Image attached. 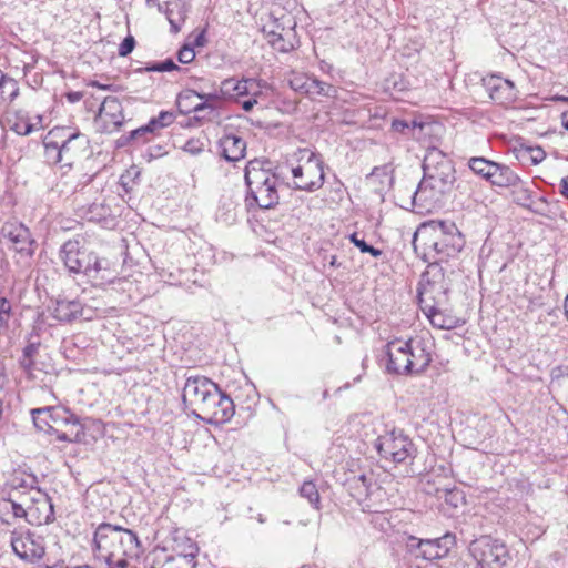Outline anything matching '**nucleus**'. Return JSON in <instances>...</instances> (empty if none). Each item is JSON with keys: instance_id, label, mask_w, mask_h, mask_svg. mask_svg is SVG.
<instances>
[{"instance_id": "1", "label": "nucleus", "mask_w": 568, "mask_h": 568, "mask_svg": "<svg viewBox=\"0 0 568 568\" xmlns=\"http://www.w3.org/2000/svg\"><path fill=\"white\" fill-rule=\"evenodd\" d=\"M412 243L414 251L428 265H440L463 250L465 240L454 222L433 220L416 230Z\"/></svg>"}, {"instance_id": "2", "label": "nucleus", "mask_w": 568, "mask_h": 568, "mask_svg": "<svg viewBox=\"0 0 568 568\" xmlns=\"http://www.w3.org/2000/svg\"><path fill=\"white\" fill-rule=\"evenodd\" d=\"M244 179L247 187L245 204L248 210H268L278 204V184L284 183L282 166L273 171L270 161L255 159L247 163Z\"/></svg>"}, {"instance_id": "3", "label": "nucleus", "mask_w": 568, "mask_h": 568, "mask_svg": "<svg viewBox=\"0 0 568 568\" xmlns=\"http://www.w3.org/2000/svg\"><path fill=\"white\" fill-rule=\"evenodd\" d=\"M388 373L397 375L419 374L432 362L426 343L422 338L394 339L386 346Z\"/></svg>"}, {"instance_id": "4", "label": "nucleus", "mask_w": 568, "mask_h": 568, "mask_svg": "<svg viewBox=\"0 0 568 568\" xmlns=\"http://www.w3.org/2000/svg\"><path fill=\"white\" fill-rule=\"evenodd\" d=\"M59 257L70 274H82L93 284H100L106 280L105 260L82 246L79 241H67L59 251Z\"/></svg>"}, {"instance_id": "5", "label": "nucleus", "mask_w": 568, "mask_h": 568, "mask_svg": "<svg viewBox=\"0 0 568 568\" xmlns=\"http://www.w3.org/2000/svg\"><path fill=\"white\" fill-rule=\"evenodd\" d=\"M296 155H298V164H287L293 178L291 187L306 192L320 190L325 181L324 162L321 155L307 149H300ZM286 185L290 186L288 183Z\"/></svg>"}, {"instance_id": "6", "label": "nucleus", "mask_w": 568, "mask_h": 568, "mask_svg": "<svg viewBox=\"0 0 568 568\" xmlns=\"http://www.w3.org/2000/svg\"><path fill=\"white\" fill-rule=\"evenodd\" d=\"M449 284L446 281L444 268L430 263L423 273L418 285V304L422 311H429L434 306L448 305Z\"/></svg>"}, {"instance_id": "7", "label": "nucleus", "mask_w": 568, "mask_h": 568, "mask_svg": "<svg viewBox=\"0 0 568 568\" xmlns=\"http://www.w3.org/2000/svg\"><path fill=\"white\" fill-rule=\"evenodd\" d=\"M374 447L382 458L394 464L413 460L416 455L413 440L402 429H393L379 435Z\"/></svg>"}, {"instance_id": "8", "label": "nucleus", "mask_w": 568, "mask_h": 568, "mask_svg": "<svg viewBox=\"0 0 568 568\" xmlns=\"http://www.w3.org/2000/svg\"><path fill=\"white\" fill-rule=\"evenodd\" d=\"M454 186L447 181H433L423 176L413 193L412 204L418 212H432L444 206Z\"/></svg>"}, {"instance_id": "9", "label": "nucleus", "mask_w": 568, "mask_h": 568, "mask_svg": "<svg viewBox=\"0 0 568 568\" xmlns=\"http://www.w3.org/2000/svg\"><path fill=\"white\" fill-rule=\"evenodd\" d=\"M120 526L103 523L94 532L93 544L97 556L104 559L109 568H125L128 560L119 559Z\"/></svg>"}, {"instance_id": "10", "label": "nucleus", "mask_w": 568, "mask_h": 568, "mask_svg": "<svg viewBox=\"0 0 568 568\" xmlns=\"http://www.w3.org/2000/svg\"><path fill=\"white\" fill-rule=\"evenodd\" d=\"M469 551L481 568H501L509 558L505 544L490 536L471 541Z\"/></svg>"}, {"instance_id": "11", "label": "nucleus", "mask_w": 568, "mask_h": 568, "mask_svg": "<svg viewBox=\"0 0 568 568\" xmlns=\"http://www.w3.org/2000/svg\"><path fill=\"white\" fill-rule=\"evenodd\" d=\"M455 545V536L446 534L435 539H418L410 536L407 539L406 547L412 556L416 559L425 560L433 568V560L446 557Z\"/></svg>"}, {"instance_id": "12", "label": "nucleus", "mask_w": 568, "mask_h": 568, "mask_svg": "<svg viewBox=\"0 0 568 568\" xmlns=\"http://www.w3.org/2000/svg\"><path fill=\"white\" fill-rule=\"evenodd\" d=\"M10 544L14 555L26 564H38L45 555L44 537L29 529L13 531Z\"/></svg>"}, {"instance_id": "13", "label": "nucleus", "mask_w": 568, "mask_h": 568, "mask_svg": "<svg viewBox=\"0 0 568 568\" xmlns=\"http://www.w3.org/2000/svg\"><path fill=\"white\" fill-rule=\"evenodd\" d=\"M234 415V403L232 398L224 394L220 387L215 388L214 397L205 400L196 412L195 416L212 425L224 424Z\"/></svg>"}, {"instance_id": "14", "label": "nucleus", "mask_w": 568, "mask_h": 568, "mask_svg": "<svg viewBox=\"0 0 568 568\" xmlns=\"http://www.w3.org/2000/svg\"><path fill=\"white\" fill-rule=\"evenodd\" d=\"M423 172L425 178L433 181H447L454 186L456 181L455 168L447 155L437 148H429L423 160Z\"/></svg>"}, {"instance_id": "15", "label": "nucleus", "mask_w": 568, "mask_h": 568, "mask_svg": "<svg viewBox=\"0 0 568 568\" xmlns=\"http://www.w3.org/2000/svg\"><path fill=\"white\" fill-rule=\"evenodd\" d=\"M217 384L205 376H190L186 378L182 400L185 407L192 408L195 415L205 400L215 395Z\"/></svg>"}, {"instance_id": "16", "label": "nucleus", "mask_w": 568, "mask_h": 568, "mask_svg": "<svg viewBox=\"0 0 568 568\" xmlns=\"http://www.w3.org/2000/svg\"><path fill=\"white\" fill-rule=\"evenodd\" d=\"M224 99L222 94V85L220 90H214L210 93H200L195 90H185L178 97V105L182 113H200L202 111H209V114H213L216 111L217 103Z\"/></svg>"}, {"instance_id": "17", "label": "nucleus", "mask_w": 568, "mask_h": 568, "mask_svg": "<svg viewBox=\"0 0 568 568\" xmlns=\"http://www.w3.org/2000/svg\"><path fill=\"white\" fill-rule=\"evenodd\" d=\"M28 508L22 517L33 526H41L54 520V509L51 498L42 490H33Z\"/></svg>"}, {"instance_id": "18", "label": "nucleus", "mask_w": 568, "mask_h": 568, "mask_svg": "<svg viewBox=\"0 0 568 568\" xmlns=\"http://www.w3.org/2000/svg\"><path fill=\"white\" fill-rule=\"evenodd\" d=\"M481 82L490 100L497 104L507 105L517 99L518 91L515 83L500 74L486 75Z\"/></svg>"}, {"instance_id": "19", "label": "nucleus", "mask_w": 568, "mask_h": 568, "mask_svg": "<svg viewBox=\"0 0 568 568\" xmlns=\"http://www.w3.org/2000/svg\"><path fill=\"white\" fill-rule=\"evenodd\" d=\"M146 3L165 14L172 33L180 32L191 10V0H146Z\"/></svg>"}, {"instance_id": "20", "label": "nucleus", "mask_w": 568, "mask_h": 568, "mask_svg": "<svg viewBox=\"0 0 568 568\" xmlns=\"http://www.w3.org/2000/svg\"><path fill=\"white\" fill-rule=\"evenodd\" d=\"M95 121L102 123V132L112 133L118 131L124 122L123 108L120 100L115 97H106L99 108Z\"/></svg>"}, {"instance_id": "21", "label": "nucleus", "mask_w": 568, "mask_h": 568, "mask_svg": "<svg viewBox=\"0 0 568 568\" xmlns=\"http://www.w3.org/2000/svg\"><path fill=\"white\" fill-rule=\"evenodd\" d=\"M263 84L261 80L245 78L237 80L229 78L222 81V94L224 99L239 101L242 97H260Z\"/></svg>"}, {"instance_id": "22", "label": "nucleus", "mask_w": 568, "mask_h": 568, "mask_svg": "<svg viewBox=\"0 0 568 568\" xmlns=\"http://www.w3.org/2000/svg\"><path fill=\"white\" fill-rule=\"evenodd\" d=\"M2 235L8 239L16 252L31 256L34 253L36 241L31 239L28 227L21 223H6L1 230Z\"/></svg>"}, {"instance_id": "23", "label": "nucleus", "mask_w": 568, "mask_h": 568, "mask_svg": "<svg viewBox=\"0 0 568 568\" xmlns=\"http://www.w3.org/2000/svg\"><path fill=\"white\" fill-rule=\"evenodd\" d=\"M63 138H59L60 150L63 159V166H72L74 161L81 158L88 145V139L79 131L63 133Z\"/></svg>"}, {"instance_id": "24", "label": "nucleus", "mask_w": 568, "mask_h": 568, "mask_svg": "<svg viewBox=\"0 0 568 568\" xmlns=\"http://www.w3.org/2000/svg\"><path fill=\"white\" fill-rule=\"evenodd\" d=\"M32 419L34 426L38 429H43V426L40 424V415H49L52 423L55 425H64L67 427L70 426V429H78L80 426V419L77 415L72 414L69 409L64 408H53V407H42L34 408L31 410Z\"/></svg>"}, {"instance_id": "25", "label": "nucleus", "mask_w": 568, "mask_h": 568, "mask_svg": "<svg viewBox=\"0 0 568 568\" xmlns=\"http://www.w3.org/2000/svg\"><path fill=\"white\" fill-rule=\"evenodd\" d=\"M63 133H68V128H54L43 139L44 158L48 164L61 163L63 165L59 141V138H63Z\"/></svg>"}, {"instance_id": "26", "label": "nucleus", "mask_w": 568, "mask_h": 568, "mask_svg": "<svg viewBox=\"0 0 568 568\" xmlns=\"http://www.w3.org/2000/svg\"><path fill=\"white\" fill-rule=\"evenodd\" d=\"M195 554L169 556L164 551L155 554L151 568H195Z\"/></svg>"}, {"instance_id": "27", "label": "nucleus", "mask_w": 568, "mask_h": 568, "mask_svg": "<svg viewBox=\"0 0 568 568\" xmlns=\"http://www.w3.org/2000/svg\"><path fill=\"white\" fill-rule=\"evenodd\" d=\"M485 180L493 186L505 189L510 187L511 185H517L519 182V175L508 165L494 162V165Z\"/></svg>"}, {"instance_id": "28", "label": "nucleus", "mask_w": 568, "mask_h": 568, "mask_svg": "<svg viewBox=\"0 0 568 568\" xmlns=\"http://www.w3.org/2000/svg\"><path fill=\"white\" fill-rule=\"evenodd\" d=\"M11 126L10 129L19 135H29L34 131H39L43 129V118L42 115H34L33 118L29 116V114L24 111H17L13 115V119L10 120Z\"/></svg>"}, {"instance_id": "29", "label": "nucleus", "mask_w": 568, "mask_h": 568, "mask_svg": "<svg viewBox=\"0 0 568 568\" xmlns=\"http://www.w3.org/2000/svg\"><path fill=\"white\" fill-rule=\"evenodd\" d=\"M222 156L229 162H236L245 156L246 142L239 135L227 134L221 139Z\"/></svg>"}, {"instance_id": "30", "label": "nucleus", "mask_w": 568, "mask_h": 568, "mask_svg": "<svg viewBox=\"0 0 568 568\" xmlns=\"http://www.w3.org/2000/svg\"><path fill=\"white\" fill-rule=\"evenodd\" d=\"M52 314L60 322H71L82 314V304L78 300L59 298Z\"/></svg>"}, {"instance_id": "31", "label": "nucleus", "mask_w": 568, "mask_h": 568, "mask_svg": "<svg viewBox=\"0 0 568 568\" xmlns=\"http://www.w3.org/2000/svg\"><path fill=\"white\" fill-rule=\"evenodd\" d=\"M141 549L138 536L130 529L120 527L119 559L136 557Z\"/></svg>"}, {"instance_id": "32", "label": "nucleus", "mask_w": 568, "mask_h": 568, "mask_svg": "<svg viewBox=\"0 0 568 568\" xmlns=\"http://www.w3.org/2000/svg\"><path fill=\"white\" fill-rule=\"evenodd\" d=\"M447 306H434L429 311H423L434 327L452 329L456 327L458 320L455 316L445 314Z\"/></svg>"}, {"instance_id": "33", "label": "nucleus", "mask_w": 568, "mask_h": 568, "mask_svg": "<svg viewBox=\"0 0 568 568\" xmlns=\"http://www.w3.org/2000/svg\"><path fill=\"white\" fill-rule=\"evenodd\" d=\"M6 484L8 487L17 488L18 490H22L24 493H29L31 490H40L37 487V477L24 471H14Z\"/></svg>"}, {"instance_id": "34", "label": "nucleus", "mask_w": 568, "mask_h": 568, "mask_svg": "<svg viewBox=\"0 0 568 568\" xmlns=\"http://www.w3.org/2000/svg\"><path fill=\"white\" fill-rule=\"evenodd\" d=\"M32 491L33 490L24 493L22 490H18L17 488L8 487V485L6 484L0 493L4 497H7L10 503H13V505H16V510L23 513L24 508H28V505H30Z\"/></svg>"}, {"instance_id": "35", "label": "nucleus", "mask_w": 568, "mask_h": 568, "mask_svg": "<svg viewBox=\"0 0 568 568\" xmlns=\"http://www.w3.org/2000/svg\"><path fill=\"white\" fill-rule=\"evenodd\" d=\"M337 94V89L324 81L318 80L317 78L311 77L310 83H308V90L306 92V95L310 98L314 97H327V98H335Z\"/></svg>"}, {"instance_id": "36", "label": "nucleus", "mask_w": 568, "mask_h": 568, "mask_svg": "<svg viewBox=\"0 0 568 568\" xmlns=\"http://www.w3.org/2000/svg\"><path fill=\"white\" fill-rule=\"evenodd\" d=\"M510 187H514L511 192L514 203L523 207L530 209L532 203V191L527 186V184L519 178L518 184L511 185Z\"/></svg>"}, {"instance_id": "37", "label": "nucleus", "mask_w": 568, "mask_h": 568, "mask_svg": "<svg viewBox=\"0 0 568 568\" xmlns=\"http://www.w3.org/2000/svg\"><path fill=\"white\" fill-rule=\"evenodd\" d=\"M23 518L22 513L16 510V505L10 503L7 497L0 493V519L2 523L10 524L12 520Z\"/></svg>"}, {"instance_id": "38", "label": "nucleus", "mask_w": 568, "mask_h": 568, "mask_svg": "<svg viewBox=\"0 0 568 568\" xmlns=\"http://www.w3.org/2000/svg\"><path fill=\"white\" fill-rule=\"evenodd\" d=\"M266 37L268 44L278 52L287 53L294 50V43L286 40L282 33L268 31Z\"/></svg>"}, {"instance_id": "39", "label": "nucleus", "mask_w": 568, "mask_h": 568, "mask_svg": "<svg viewBox=\"0 0 568 568\" xmlns=\"http://www.w3.org/2000/svg\"><path fill=\"white\" fill-rule=\"evenodd\" d=\"M494 162L483 156H475L468 160V166L476 175L485 179L489 174Z\"/></svg>"}, {"instance_id": "40", "label": "nucleus", "mask_w": 568, "mask_h": 568, "mask_svg": "<svg viewBox=\"0 0 568 568\" xmlns=\"http://www.w3.org/2000/svg\"><path fill=\"white\" fill-rule=\"evenodd\" d=\"M300 495L307 499L315 509H320V493L313 481H304L300 487Z\"/></svg>"}, {"instance_id": "41", "label": "nucleus", "mask_w": 568, "mask_h": 568, "mask_svg": "<svg viewBox=\"0 0 568 568\" xmlns=\"http://www.w3.org/2000/svg\"><path fill=\"white\" fill-rule=\"evenodd\" d=\"M311 77L303 73L293 72L291 78L288 79V85L295 92L302 93L306 95L308 90Z\"/></svg>"}, {"instance_id": "42", "label": "nucleus", "mask_w": 568, "mask_h": 568, "mask_svg": "<svg viewBox=\"0 0 568 568\" xmlns=\"http://www.w3.org/2000/svg\"><path fill=\"white\" fill-rule=\"evenodd\" d=\"M348 239L356 247L359 248L362 253H368L376 258L383 254V252L379 248H376L373 245L367 244L364 237H359L357 232L352 233L348 236Z\"/></svg>"}, {"instance_id": "43", "label": "nucleus", "mask_w": 568, "mask_h": 568, "mask_svg": "<svg viewBox=\"0 0 568 568\" xmlns=\"http://www.w3.org/2000/svg\"><path fill=\"white\" fill-rule=\"evenodd\" d=\"M180 69L181 68L173 61V59L169 58L164 61L148 63L143 70L148 72H171Z\"/></svg>"}, {"instance_id": "44", "label": "nucleus", "mask_w": 568, "mask_h": 568, "mask_svg": "<svg viewBox=\"0 0 568 568\" xmlns=\"http://www.w3.org/2000/svg\"><path fill=\"white\" fill-rule=\"evenodd\" d=\"M521 156H528L532 164H539L545 158L546 152L540 146H524L519 149Z\"/></svg>"}, {"instance_id": "45", "label": "nucleus", "mask_w": 568, "mask_h": 568, "mask_svg": "<svg viewBox=\"0 0 568 568\" xmlns=\"http://www.w3.org/2000/svg\"><path fill=\"white\" fill-rule=\"evenodd\" d=\"M57 434V438L61 442H79L84 435L83 426H80L78 429H69L65 432H59L58 429L51 430Z\"/></svg>"}, {"instance_id": "46", "label": "nucleus", "mask_w": 568, "mask_h": 568, "mask_svg": "<svg viewBox=\"0 0 568 568\" xmlns=\"http://www.w3.org/2000/svg\"><path fill=\"white\" fill-rule=\"evenodd\" d=\"M20 367L29 379H37L38 373L41 372L36 358L19 359Z\"/></svg>"}, {"instance_id": "47", "label": "nucleus", "mask_w": 568, "mask_h": 568, "mask_svg": "<svg viewBox=\"0 0 568 568\" xmlns=\"http://www.w3.org/2000/svg\"><path fill=\"white\" fill-rule=\"evenodd\" d=\"M11 313V304L6 297H0V332L8 326V320Z\"/></svg>"}, {"instance_id": "48", "label": "nucleus", "mask_w": 568, "mask_h": 568, "mask_svg": "<svg viewBox=\"0 0 568 568\" xmlns=\"http://www.w3.org/2000/svg\"><path fill=\"white\" fill-rule=\"evenodd\" d=\"M195 59V51L193 45L184 44L178 51V60L182 64H187Z\"/></svg>"}, {"instance_id": "49", "label": "nucleus", "mask_w": 568, "mask_h": 568, "mask_svg": "<svg viewBox=\"0 0 568 568\" xmlns=\"http://www.w3.org/2000/svg\"><path fill=\"white\" fill-rule=\"evenodd\" d=\"M135 47V39L133 36L128 34L119 45L118 53L120 57H128Z\"/></svg>"}, {"instance_id": "50", "label": "nucleus", "mask_w": 568, "mask_h": 568, "mask_svg": "<svg viewBox=\"0 0 568 568\" xmlns=\"http://www.w3.org/2000/svg\"><path fill=\"white\" fill-rule=\"evenodd\" d=\"M183 150L192 155H197L204 150V143L199 139H190L185 142Z\"/></svg>"}, {"instance_id": "51", "label": "nucleus", "mask_w": 568, "mask_h": 568, "mask_svg": "<svg viewBox=\"0 0 568 568\" xmlns=\"http://www.w3.org/2000/svg\"><path fill=\"white\" fill-rule=\"evenodd\" d=\"M155 119L158 123H160V126H162L163 129L171 125L174 122L175 115L173 112L170 111H161L159 115L155 116Z\"/></svg>"}, {"instance_id": "52", "label": "nucleus", "mask_w": 568, "mask_h": 568, "mask_svg": "<svg viewBox=\"0 0 568 568\" xmlns=\"http://www.w3.org/2000/svg\"><path fill=\"white\" fill-rule=\"evenodd\" d=\"M149 134L148 129H145L144 125L132 130L130 134L128 135L126 141H133V140H142L143 142L146 141L145 135Z\"/></svg>"}, {"instance_id": "53", "label": "nucleus", "mask_w": 568, "mask_h": 568, "mask_svg": "<svg viewBox=\"0 0 568 568\" xmlns=\"http://www.w3.org/2000/svg\"><path fill=\"white\" fill-rule=\"evenodd\" d=\"M392 129L395 132L406 133L407 131L410 130V124L406 120L394 119L392 122Z\"/></svg>"}, {"instance_id": "54", "label": "nucleus", "mask_w": 568, "mask_h": 568, "mask_svg": "<svg viewBox=\"0 0 568 568\" xmlns=\"http://www.w3.org/2000/svg\"><path fill=\"white\" fill-rule=\"evenodd\" d=\"M388 89H393L395 92H404L407 90V83L399 79L397 80V77H394L393 80H388Z\"/></svg>"}, {"instance_id": "55", "label": "nucleus", "mask_w": 568, "mask_h": 568, "mask_svg": "<svg viewBox=\"0 0 568 568\" xmlns=\"http://www.w3.org/2000/svg\"><path fill=\"white\" fill-rule=\"evenodd\" d=\"M38 354V345L34 344V343H30L28 344L23 351H22V356L20 359H30V358H36V355Z\"/></svg>"}, {"instance_id": "56", "label": "nucleus", "mask_w": 568, "mask_h": 568, "mask_svg": "<svg viewBox=\"0 0 568 568\" xmlns=\"http://www.w3.org/2000/svg\"><path fill=\"white\" fill-rule=\"evenodd\" d=\"M258 97H250V99L241 102V106L244 111L250 112L257 104Z\"/></svg>"}, {"instance_id": "57", "label": "nucleus", "mask_w": 568, "mask_h": 568, "mask_svg": "<svg viewBox=\"0 0 568 568\" xmlns=\"http://www.w3.org/2000/svg\"><path fill=\"white\" fill-rule=\"evenodd\" d=\"M144 126L145 129H148L149 133H154L155 131L162 129V126H160V123H158L155 116L151 118L150 121Z\"/></svg>"}, {"instance_id": "58", "label": "nucleus", "mask_w": 568, "mask_h": 568, "mask_svg": "<svg viewBox=\"0 0 568 568\" xmlns=\"http://www.w3.org/2000/svg\"><path fill=\"white\" fill-rule=\"evenodd\" d=\"M50 422L49 415H40V424L43 426L42 430L51 432L54 429V426L51 425Z\"/></svg>"}, {"instance_id": "59", "label": "nucleus", "mask_w": 568, "mask_h": 568, "mask_svg": "<svg viewBox=\"0 0 568 568\" xmlns=\"http://www.w3.org/2000/svg\"><path fill=\"white\" fill-rule=\"evenodd\" d=\"M559 192L560 194L565 197V199H568V175L567 176H564L561 180H560V184H559Z\"/></svg>"}, {"instance_id": "60", "label": "nucleus", "mask_w": 568, "mask_h": 568, "mask_svg": "<svg viewBox=\"0 0 568 568\" xmlns=\"http://www.w3.org/2000/svg\"><path fill=\"white\" fill-rule=\"evenodd\" d=\"M205 44V30H202L199 34H196L193 43L191 45L194 47H203Z\"/></svg>"}, {"instance_id": "61", "label": "nucleus", "mask_w": 568, "mask_h": 568, "mask_svg": "<svg viewBox=\"0 0 568 568\" xmlns=\"http://www.w3.org/2000/svg\"><path fill=\"white\" fill-rule=\"evenodd\" d=\"M90 85L99 88V89L104 90V91H115V85L114 84H102L99 81H92L90 83Z\"/></svg>"}, {"instance_id": "62", "label": "nucleus", "mask_w": 568, "mask_h": 568, "mask_svg": "<svg viewBox=\"0 0 568 568\" xmlns=\"http://www.w3.org/2000/svg\"><path fill=\"white\" fill-rule=\"evenodd\" d=\"M6 83H12L14 85V80L12 78L7 77L1 70H0V89H3Z\"/></svg>"}, {"instance_id": "63", "label": "nucleus", "mask_w": 568, "mask_h": 568, "mask_svg": "<svg viewBox=\"0 0 568 568\" xmlns=\"http://www.w3.org/2000/svg\"><path fill=\"white\" fill-rule=\"evenodd\" d=\"M213 115L214 113L209 114V111H202L200 113H196L195 119L199 121L211 120Z\"/></svg>"}, {"instance_id": "64", "label": "nucleus", "mask_w": 568, "mask_h": 568, "mask_svg": "<svg viewBox=\"0 0 568 568\" xmlns=\"http://www.w3.org/2000/svg\"><path fill=\"white\" fill-rule=\"evenodd\" d=\"M561 123H562V126L568 130V111H565L562 114H561Z\"/></svg>"}]
</instances>
